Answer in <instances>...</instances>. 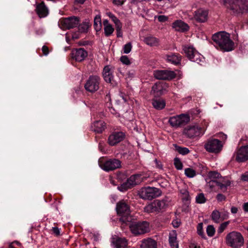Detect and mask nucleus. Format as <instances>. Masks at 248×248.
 Masks as SVG:
<instances>
[{"mask_svg": "<svg viewBox=\"0 0 248 248\" xmlns=\"http://www.w3.org/2000/svg\"><path fill=\"white\" fill-rule=\"evenodd\" d=\"M248 159V145L241 147L237 152L236 160L245 162Z\"/></svg>", "mask_w": 248, "mask_h": 248, "instance_id": "21", "label": "nucleus"}, {"mask_svg": "<svg viewBox=\"0 0 248 248\" xmlns=\"http://www.w3.org/2000/svg\"><path fill=\"white\" fill-rule=\"evenodd\" d=\"M229 213L227 212L224 213L221 216L220 213L217 210H214L211 214V218L214 222L218 223L224 219H227L229 217Z\"/></svg>", "mask_w": 248, "mask_h": 248, "instance_id": "23", "label": "nucleus"}, {"mask_svg": "<svg viewBox=\"0 0 248 248\" xmlns=\"http://www.w3.org/2000/svg\"><path fill=\"white\" fill-rule=\"evenodd\" d=\"M169 241L171 248H179L177 241V234L175 231H172L169 233Z\"/></svg>", "mask_w": 248, "mask_h": 248, "instance_id": "31", "label": "nucleus"}, {"mask_svg": "<svg viewBox=\"0 0 248 248\" xmlns=\"http://www.w3.org/2000/svg\"><path fill=\"white\" fill-rule=\"evenodd\" d=\"M222 147L221 141L217 139L209 140L204 144L205 149L210 153H218L221 150Z\"/></svg>", "mask_w": 248, "mask_h": 248, "instance_id": "15", "label": "nucleus"}, {"mask_svg": "<svg viewBox=\"0 0 248 248\" xmlns=\"http://www.w3.org/2000/svg\"><path fill=\"white\" fill-rule=\"evenodd\" d=\"M132 44L131 43H128L124 45L123 47V53L125 54H128L130 52L132 49Z\"/></svg>", "mask_w": 248, "mask_h": 248, "instance_id": "43", "label": "nucleus"}, {"mask_svg": "<svg viewBox=\"0 0 248 248\" xmlns=\"http://www.w3.org/2000/svg\"><path fill=\"white\" fill-rule=\"evenodd\" d=\"M106 15L111 19L115 25L121 23L120 20H119L117 17L111 12H107Z\"/></svg>", "mask_w": 248, "mask_h": 248, "instance_id": "40", "label": "nucleus"}, {"mask_svg": "<svg viewBox=\"0 0 248 248\" xmlns=\"http://www.w3.org/2000/svg\"><path fill=\"white\" fill-rule=\"evenodd\" d=\"M100 80V78L97 76H90L84 85L85 89L91 93L96 92L99 89Z\"/></svg>", "mask_w": 248, "mask_h": 248, "instance_id": "14", "label": "nucleus"}, {"mask_svg": "<svg viewBox=\"0 0 248 248\" xmlns=\"http://www.w3.org/2000/svg\"><path fill=\"white\" fill-rule=\"evenodd\" d=\"M120 61L124 64L127 65L131 64V62L129 58L125 55L122 56L120 58Z\"/></svg>", "mask_w": 248, "mask_h": 248, "instance_id": "45", "label": "nucleus"}, {"mask_svg": "<svg viewBox=\"0 0 248 248\" xmlns=\"http://www.w3.org/2000/svg\"><path fill=\"white\" fill-rule=\"evenodd\" d=\"M221 135H222V139L226 140L227 139V135H224L223 134H221Z\"/></svg>", "mask_w": 248, "mask_h": 248, "instance_id": "64", "label": "nucleus"}, {"mask_svg": "<svg viewBox=\"0 0 248 248\" xmlns=\"http://www.w3.org/2000/svg\"><path fill=\"white\" fill-rule=\"evenodd\" d=\"M168 206V201L166 198L161 200H156L145 206L144 210L145 212L150 213L160 212L164 211Z\"/></svg>", "mask_w": 248, "mask_h": 248, "instance_id": "6", "label": "nucleus"}, {"mask_svg": "<svg viewBox=\"0 0 248 248\" xmlns=\"http://www.w3.org/2000/svg\"><path fill=\"white\" fill-rule=\"evenodd\" d=\"M90 26V25L88 22H84L79 25L78 30L81 32H85L87 31Z\"/></svg>", "mask_w": 248, "mask_h": 248, "instance_id": "36", "label": "nucleus"}, {"mask_svg": "<svg viewBox=\"0 0 248 248\" xmlns=\"http://www.w3.org/2000/svg\"><path fill=\"white\" fill-rule=\"evenodd\" d=\"M231 212L232 214H236L238 211V209L236 207H232L231 208Z\"/></svg>", "mask_w": 248, "mask_h": 248, "instance_id": "57", "label": "nucleus"}, {"mask_svg": "<svg viewBox=\"0 0 248 248\" xmlns=\"http://www.w3.org/2000/svg\"><path fill=\"white\" fill-rule=\"evenodd\" d=\"M140 197L144 200H151L161 195V190L155 187H142L140 191Z\"/></svg>", "mask_w": 248, "mask_h": 248, "instance_id": "8", "label": "nucleus"}, {"mask_svg": "<svg viewBox=\"0 0 248 248\" xmlns=\"http://www.w3.org/2000/svg\"><path fill=\"white\" fill-rule=\"evenodd\" d=\"M147 1H149V0H131V3L134 4H138L140 2Z\"/></svg>", "mask_w": 248, "mask_h": 248, "instance_id": "55", "label": "nucleus"}, {"mask_svg": "<svg viewBox=\"0 0 248 248\" xmlns=\"http://www.w3.org/2000/svg\"><path fill=\"white\" fill-rule=\"evenodd\" d=\"M116 32H117V36L118 37H122L123 33L122 31V24L120 23L118 24L115 25Z\"/></svg>", "mask_w": 248, "mask_h": 248, "instance_id": "46", "label": "nucleus"}, {"mask_svg": "<svg viewBox=\"0 0 248 248\" xmlns=\"http://www.w3.org/2000/svg\"><path fill=\"white\" fill-rule=\"evenodd\" d=\"M185 174L188 178H193L196 175V172L194 169L188 168L185 170Z\"/></svg>", "mask_w": 248, "mask_h": 248, "instance_id": "37", "label": "nucleus"}, {"mask_svg": "<svg viewBox=\"0 0 248 248\" xmlns=\"http://www.w3.org/2000/svg\"><path fill=\"white\" fill-rule=\"evenodd\" d=\"M218 202H220L226 200V197L222 194H218L216 197Z\"/></svg>", "mask_w": 248, "mask_h": 248, "instance_id": "49", "label": "nucleus"}, {"mask_svg": "<svg viewBox=\"0 0 248 248\" xmlns=\"http://www.w3.org/2000/svg\"><path fill=\"white\" fill-rule=\"evenodd\" d=\"M181 59V56L178 53H171L166 55L167 62L175 65L180 63Z\"/></svg>", "mask_w": 248, "mask_h": 248, "instance_id": "28", "label": "nucleus"}, {"mask_svg": "<svg viewBox=\"0 0 248 248\" xmlns=\"http://www.w3.org/2000/svg\"><path fill=\"white\" fill-rule=\"evenodd\" d=\"M229 223H230V221H228L224 222L222 223V224H221L220 226L218 228V232H223L224 231V230L226 228V227H227V226L229 225Z\"/></svg>", "mask_w": 248, "mask_h": 248, "instance_id": "48", "label": "nucleus"}, {"mask_svg": "<svg viewBox=\"0 0 248 248\" xmlns=\"http://www.w3.org/2000/svg\"><path fill=\"white\" fill-rule=\"evenodd\" d=\"M189 121V117L187 115L181 114L170 117L169 123L172 127H178L186 124Z\"/></svg>", "mask_w": 248, "mask_h": 248, "instance_id": "13", "label": "nucleus"}, {"mask_svg": "<svg viewBox=\"0 0 248 248\" xmlns=\"http://www.w3.org/2000/svg\"><path fill=\"white\" fill-rule=\"evenodd\" d=\"M158 20L160 22H165L168 20V17L164 15L159 16L157 17Z\"/></svg>", "mask_w": 248, "mask_h": 248, "instance_id": "50", "label": "nucleus"}, {"mask_svg": "<svg viewBox=\"0 0 248 248\" xmlns=\"http://www.w3.org/2000/svg\"><path fill=\"white\" fill-rule=\"evenodd\" d=\"M51 230L55 235L58 236L60 235V231L58 227H52Z\"/></svg>", "mask_w": 248, "mask_h": 248, "instance_id": "51", "label": "nucleus"}, {"mask_svg": "<svg viewBox=\"0 0 248 248\" xmlns=\"http://www.w3.org/2000/svg\"><path fill=\"white\" fill-rule=\"evenodd\" d=\"M94 28L96 31H100L102 27L101 16L97 15L94 18Z\"/></svg>", "mask_w": 248, "mask_h": 248, "instance_id": "34", "label": "nucleus"}, {"mask_svg": "<svg viewBox=\"0 0 248 248\" xmlns=\"http://www.w3.org/2000/svg\"><path fill=\"white\" fill-rule=\"evenodd\" d=\"M141 248H157V242L151 238L144 239L141 241Z\"/></svg>", "mask_w": 248, "mask_h": 248, "instance_id": "26", "label": "nucleus"}, {"mask_svg": "<svg viewBox=\"0 0 248 248\" xmlns=\"http://www.w3.org/2000/svg\"><path fill=\"white\" fill-rule=\"evenodd\" d=\"M79 22V18L77 17H69L62 19L60 21V26L63 30L70 29L76 27Z\"/></svg>", "mask_w": 248, "mask_h": 248, "instance_id": "16", "label": "nucleus"}, {"mask_svg": "<svg viewBox=\"0 0 248 248\" xmlns=\"http://www.w3.org/2000/svg\"><path fill=\"white\" fill-rule=\"evenodd\" d=\"M214 46L225 51H230L234 48V43L231 40L230 34L226 32H219L212 36Z\"/></svg>", "mask_w": 248, "mask_h": 248, "instance_id": "2", "label": "nucleus"}, {"mask_svg": "<svg viewBox=\"0 0 248 248\" xmlns=\"http://www.w3.org/2000/svg\"><path fill=\"white\" fill-rule=\"evenodd\" d=\"M190 248H200V247L199 246H197L194 243H192L190 244Z\"/></svg>", "mask_w": 248, "mask_h": 248, "instance_id": "60", "label": "nucleus"}, {"mask_svg": "<svg viewBox=\"0 0 248 248\" xmlns=\"http://www.w3.org/2000/svg\"><path fill=\"white\" fill-rule=\"evenodd\" d=\"M142 181L140 174L132 175L127 180L126 182L123 184L120 187H118V188L120 191H124L133 186L140 184Z\"/></svg>", "mask_w": 248, "mask_h": 248, "instance_id": "12", "label": "nucleus"}, {"mask_svg": "<svg viewBox=\"0 0 248 248\" xmlns=\"http://www.w3.org/2000/svg\"><path fill=\"white\" fill-rule=\"evenodd\" d=\"M174 223H175L174 221H173V222H172V224L173 225V226H174L175 227H178V226H179V224H178V223L177 222H176V223H175V224H176V225H175V224H174Z\"/></svg>", "mask_w": 248, "mask_h": 248, "instance_id": "63", "label": "nucleus"}, {"mask_svg": "<svg viewBox=\"0 0 248 248\" xmlns=\"http://www.w3.org/2000/svg\"><path fill=\"white\" fill-rule=\"evenodd\" d=\"M176 149L179 154L183 155H186L189 152L188 149L186 147L176 146Z\"/></svg>", "mask_w": 248, "mask_h": 248, "instance_id": "41", "label": "nucleus"}, {"mask_svg": "<svg viewBox=\"0 0 248 248\" xmlns=\"http://www.w3.org/2000/svg\"><path fill=\"white\" fill-rule=\"evenodd\" d=\"M99 166L103 170L109 171L120 168L121 162L117 159H110L106 161H99Z\"/></svg>", "mask_w": 248, "mask_h": 248, "instance_id": "11", "label": "nucleus"}, {"mask_svg": "<svg viewBox=\"0 0 248 248\" xmlns=\"http://www.w3.org/2000/svg\"><path fill=\"white\" fill-rule=\"evenodd\" d=\"M226 243L232 248H240L244 244V238L242 234L238 232H230L226 236Z\"/></svg>", "mask_w": 248, "mask_h": 248, "instance_id": "4", "label": "nucleus"}, {"mask_svg": "<svg viewBox=\"0 0 248 248\" xmlns=\"http://www.w3.org/2000/svg\"><path fill=\"white\" fill-rule=\"evenodd\" d=\"M116 248H125L127 246V243L124 238H118L115 242Z\"/></svg>", "mask_w": 248, "mask_h": 248, "instance_id": "33", "label": "nucleus"}, {"mask_svg": "<svg viewBox=\"0 0 248 248\" xmlns=\"http://www.w3.org/2000/svg\"><path fill=\"white\" fill-rule=\"evenodd\" d=\"M103 25H104V27H106L108 25H110L111 24H110L109 23H108V21L107 19H105L103 21Z\"/></svg>", "mask_w": 248, "mask_h": 248, "instance_id": "59", "label": "nucleus"}, {"mask_svg": "<svg viewBox=\"0 0 248 248\" xmlns=\"http://www.w3.org/2000/svg\"><path fill=\"white\" fill-rule=\"evenodd\" d=\"M121 97L122 98V99L124 102L127 101V97H124L123 95H122V96H121Z\"/></svg>", "mask_w": 248, "mask_h": 248, "instance_id": "62", "label": "nucleus"}, {"mask_svg": "<svg viewBox=\"0 0 248 248\" xmlns=\"http://www.w3.org/2000/svg\"><path fill=\"white\" fill-rule=\"evenodd\" d=\"M154 76L158 79L171 80L175 78L176 74L172 71L156 70L154 71Z\"/></svg>", "mask_w": 248, "mask_h": 248, "instance_id": "18", "label": "nucleus"}, {"mask_svg": "<svg viewBox=\"0 0 248 248\" xmlns=\"http://www.w3.org/2000/svg\"><path fill=\"white\" fill-rule=\"evenodd\" d=\"M229 4L231 13L235 15L242 14L248 11V0H225Z\"/></svg>", "mask_w": 248, "mask_h": 248, "instance_id": "3", "label": "nucleus"}, {"mask_svg": "<svg viewBox=\"0 0 248 248\" xmlns=\"http://www.w3.org/2000/svg\"><path fill=\"white\" fill-rule=\"evenodd\" d=\"M42 50L44 55H47L49 53L48 47L46 46H43L42 48Z\"/></svg>", "mask_w": 248, "mask_h": 248, "instance_id": "53", "label": "nucleus"}, {"mask_svg": "<svg viewBox=\"0 0 248 248\" xmlns=\"http://www.w3.org/2000/svg\"><path fill=\"white\" fill-rule=\"evenodd\" d=\"M181 197L183 201H188L190 200L189 192L186 189H182L180 190Z\"/></svg>", "mask_w": 248, "mask_h": 248, "instance_id": "35", "label": "nucleus"}, {"mask_svg": "<svg viewBox=\"0 0 248 248\" xmlns=\"http://www.w3.org/2000/svg\"><path fill=\"white\" fill-rule=\"evenodd\" d=\"M36 10L40 17H44L46 16L48 13V9L45 6L44 2H42L37 5Z\"/></svg>", "mask_w": 248, "mask_h": 248, "instance_id": "29", "label": "nucleus"}, {"mask_svg": "<svg viewBox=\"0 0 248 248\" xmlns=\"http://www.w3.org/2000/svg\"><path fill=\"white\" fill-rule=\"evenodd\" d=\"M143 42L147 45L151 47L158 46L160 44L159 39L152 35L145 37L143 39Z\"/></svg>", "mask_w": 248, "mask_h": 248, "instance_id": "25", "label": "nucleus"}, {"mask_svg": "<svg viewBox=\"0 0 248 248\" xmlns=\"http://www.w3.org/2000/svg\"><path fill=\"white\" fill-rule=\"evenodd\" d=\"M196 202L198 203L202 204L206 202V199L203 193L198 194L196 197Z\"/></svg>", "mask_w": 248, "mask_h": 248, "instance_id": "38", "label": "nucleus"}, {"mask_svg": "<svg viewBox=\"0 0 248 248\" xmlns=\"http://www.w3.org/2000/svg\"><path fill=\"white\" fill-rule=\"evenodd\" d=\"M206 232L209 236H213L215 232V228L212 225H209L206 229Z\"/></svg>", "mask_w": 248, "mask_h": 248, "instance_id": "47", "label": "nucleus"}, {"mask_svg": "<svg viewBox=\"0 0 248 248\" xmlns=\"http://www.w3.org/2000/svg\"><path fill=\"white\" fill-rule=\"evenodd\" d=\"M241 179L244 181H248V171H247L241 176Z\"/></svg>", "mask_w": 248, "mask_h": 248, "instance_id": "54", "label": "nucleus"}, {"mask_svg": "<svg viewBox=\"0 0 248 248\" xmlns=\"http://www.w3.org/2000/svg\"><path fill=\"white\" fill-rule=\"evenodd\" d=\"M183 50L187 58L192 62L199 63L204 59L203 56L192 46H184Z\"/></svg>", "mask_w": 248, "mask_h": 248, "instance_id": "7", "label": "nucleus"}, {"mask_svg": "<svg viewBox=\"0 0 248 248\" xmlns=\"http://www.w3.org/2000/svg\"><path fill=\"white\" fill-rule=\"evenodd\" d=\"M114 31L111 25L104 27V33L106 36H109L112 34Z\"/></svg>", "mask_w": 248, "mask_h": 248, "instance_id": "39", "label": "nucleus"}, {"mask_svg": "<svg viewBox=\"0 0 248 248\" xmlns=\"http://www.w3.org/2000/svg\"><path fill=\"white\" fill-rule=\"evenodd\" d=\"M208 12L203 9H199L194 13V18L198 22H204L207 20Z\"/></svg>", "mask_w": 248, "mask_h": 248, "instance_id": "20", "label": "nucleus"}, {"mask_svg": "<svg viewBox=\"0 0 248 248\" xmlns=\"http://www.w3.org/2000/svg\"><path fill=\"white\" fill-rule=\"evenodd\" d=\"M125 135L122 132H114L108 138V143L111 146H114L122 141L124 138Z\"/></svg>", "mask_w": 248, "mask_h": 248, "instance_id": "19", "label": "nucleus"}, {"mask_svg": "<svg viewBox=\"0 0 248 248\" xmlns=\"http://www.w3.org/2000/svg\"><path fill=\"white\" fill-rule=\"evenodd\" d=\"M113 68L109 66H106L104 67L103 71V76L104 80L108 83H112L113 78Z\"/></svg>", "mask_w": 248, "mask_h": 248, "instance_id": "24", "label": "nucleus"}, {"mask_svg": "<svg viewBox=\"0 0 248 248\" xmlns=\"http://www.w3.org/2000/svg\"><path fill=\"white\" fill-rule=\"evenodd\" d=\"M125 1V0H113V3L114 5L117 6L122 5L124 2Z\"/></svg>", "mask_w": 248, "mask_h": 248, "instance_id": "52", "label": "nucleus"}, {"mask_svg": "<svg viewBox=\"0 0 248 248\" xmlns=\"http://www.w3.org/2000/svg\"><path fill=\"white\" fill-rule=\"evenodd\" d=\"M73 58L77 62H81L87 56V52L83 48H80L72 51Z\"/></svg>", "mask_w": 248, "mask_h": 248, "instance_id": "22", "label": "nucleus"}, {"mask_svg": "<svg viewBox=\"0 0 248 248\" xmlns=\"http://www.w3.org/2000/svg\"><path fill=\"white\" fill-rule=\"evenodd\" d=\"M152 104L154 108L159 110L164 108L166 106L165 101L162 99H154Z\"/></svg>", "mask_w": 248, "mask_h": 248, "instance_id": "32", "label": "nucleus"}, {"mask_svg": "<svg viewBox=\"0 0 248 248\" xmlns=\"http://www.w3.org/2000/svg\"><path fill=\"white\" fill-rule=\"evenodd\" d=\"M168 85L163 82H158L155 84L151 91V94L154 97H159L167 92Z\"/></svg>", "mask_w": 248, "mask_h": 248, "instance_id": "17", "label": "nucleus"}, {"mask_svg": "<svg viewBox=\"0 0 248 248\" xmlns=\"http://www.w3.org/2000/svg\"><path fill=\"white\" fill-rule=\"evenodd\" d=\"M116 210L120 217V220L124 223L132 219L130 216V209L128 204L124 201H121L117 204Z\"/></svg>", "mask_w": 248, "mask_h": 248, "instance_id": "5", "label": "nucleus"}, {"mask_svg": "<svg viewBox=\"0 0 248 248\" xmlns=\"http://www.w3.org/2000/svg\"><path fill=\"white\" fill-rule=\"evenodd\" d=\"M106 127V124L102 121L95 122L92 126L93 131L98 133H102L105 129Z\"/></svg>", "mask_w": 248, "mask_h": 248, "instance_id": "30", "label": "nucleus"}, {"mask_svg": "<svg viewBox=\"0 0 248 248\" xmlns=\"http://www.w3.org/2000/svg\"><path fill=\"white\" fill-rule=\"evenodd\" d=\"M155 164H156V167L160 169H162L163 168V166L161 164V162H160L159 161H158L156 159H155Z\"/></svg>", "mask_w": 248, "mask_h": 248, "instance_id": "56", "label": "nucleus"}, {"mask_svg": "<svg viewBox=\"0 0 248 248\" xmlns=\"http://www.w3.org/2000/svg\"><path fill=\"white\" fill-rule=\"evenodd\" d=\"M174 165L175 167L178 170H181L183 168V164L178 158H175L174 159Z\"/></svg>", "mask_w": 248, "mask_h": 248, "instance_id": "42", "label": "nucleus"}, {"mask_svg": "<svg viewBox=\"0 0 248 248\" xmlns=\"http://www.w3.org/2000/svg\"><path fill=\"white\" fill-rule=\"evenodd\" d=\"M85 0H75L76 2L82 4L84 3Z\"/></svg>", "mask_w": 248, "mask_h": 248, "instance_id": "61", "label": "nucleus"}, {"mask_svg": "<svg viewBox=\"0 0 248 248\" xmlns=\"http://www.w3.org/2000/svg\"><path fill=\"white\" fill-rule=\"evenodd\" d=\"M208 176L209 181L207 182V186L212 190L218 189L224 192L231 185V182L228 178L222 177L217 171H210Z\"/></svg>", "mask_w": 248, "mask_h": 248, "instance_id": "1", "label": "nucleus"}, {"mask_svg": "<svg viewBox=\"0 0 248 248\" xmlns=\"http://www.w3.org/2000/svg\"><path fill=\"white\" fill-rule=\"evenodd\" d=\"M172 27L178 31H185L188 30V25L181 20H176L172 23Z\"/></svg>", "mask_w": 248, "mask_h": 248, "instance_id": "27", "label": "nucleus"}, {"mask_svg": "<svg viewBox=\"0 0 248 248\" xmlns=\"http://www.w3.org/2000/svg\"><path fill=\"white\" fill-rule=\"evenodd\" d=\"M205 129L197 124H191L187 126L183 131V134L189 138H194L202 136Z\"/></svg>", "mask_w": 248, "mask_h": 248, "instance_id": "9", "label": "nucleus"}, {"mask_svg": "<svg viewBox=\"0 0 248 248\" xmlns=\"http://www.w3.org/2000/svg\"><path fill=\"white\" fill-rule=\"evenodd\" d=\"M243 209L245 211L248 212V202H246L244 204Z\"/></svg>", "mask_w": 248, "mask_h": 248, "instance_id": "58", "label": "nucleus"}, {"mask_svg": "<svg viewBox=\"0 0 248 248\" xmlns=\"http://www.w3.org/2000/svg\"><path fill=\"white\" fill-rule=\"evenodd\" d=\"M129 227L132 233L136 235L148 232L150 230L149 223L147 221L132 223Z\"/></svg>", "mask_w": 248, "mask_h": 248, "instance_id": "10", "label": "nucleus"}, {"mask_svg": "<svg viewBox=\"0 0 248 248\" xmlns=\"http://www.w3.org/2000/svg\"><path fill=\"white\" fill-rule=\"evenodd\" d=\"M197 233L199 235L201 236L202 237H204V232L203 231V223H199L197 227Z\"/></svg>", "mask_w": 248, "mask_h": 248, "instance_id": "44", "label": "nucleus"}]
</instances>
